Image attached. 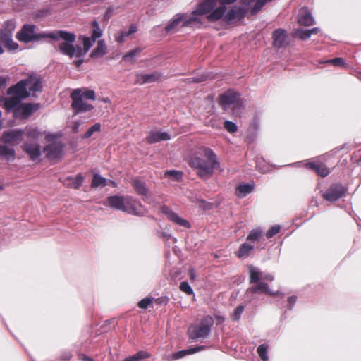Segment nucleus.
Listing matches in <instances>:
<instances>
[{
    "label": "nucleus",
    "mask_w": 361,
    "mask_h": 361,
    "mask_svg": "<svg viewBox=\"0 0 361 361\" xmlns=\"http://www.w3.org/2000/svg\"><path fill=\"white\" fill-rule=\"evenodd\" d=\"M253 249H254V245H251L250 243H249L247 242L244 243L243 244H242L240 246L238 252H236V255L239 258L247 257L250 255V252Z\"/></svg>",
    "instance_id": "c756f323"
},
{
    "label": "nucleus",
    "mask_w": 361,
    "mask_h": 361,
    "mask_svg": "<svg viewBox=\"0 0 361 361\" xmlns=\"http://www.w3.org/2000/svg\"><path fill=\"white\" fill-rule=\"evenodd\" d=\"M39 109V104H21L14 111L15 117L21 118H28L32 113Z\"/></svg>",
    "instance_id": "9b49d317"
},
{
    "label": "nucleus",
    "mask_w": 361,
    "mask_h": 361,
    "mask_svg": "<svg viewBox=\"0 0 361 361\" xmlns=\"http://www.w3.org/2000/svg\"><path fill=\"white\" fill-rule=\"evenodd\" d=\"M200 16L202 15L197 12V8L191 13H177L165 27V31L167 33H173L178 31L180 27H188L194 23L200 22Z\"/></svg>",
    "instance_id": "39448f33"
},
{
    "label": "nucleus",
    "mask_w": 361,
    "mask_h": 361,
    "mask_svg": "<svg viewBox=\"0 0 361 361\" xmlns=\"http://www.w3.org/2000/svg\"><path fill=\"white\" fill-rule=\"evenodd\" d=\"M219 103L224 110L232 108L233 113L238 112L242 106L239 94L232 90H228L221 94L219 98Z\"/></svg>",
    "instance_id": "0eeeda50"
},
{
    "label": "nucleus",
    "mask_w": 361,
    "mask_h": 361,
    "mask_svg": "<svg viewBox=\"0 0 361 361\" xmlns=\"http://www.w3.org/2000/svg\"><path fill=\"white\" fill-rule=\"evenodd\" d=\"M244 310V307L243 305H239L235 310V312L233 314V318L234 320H238L240 318V316Z\"/></svg>",
    "instance_id": "603ef678"
},
{
    "label": "nucleus",
    "mask_w": 361,
    "mask_h": 361,
    "mask_svg": "<svg viewBox=\"0 0 361 361\" xmlns=\"http://www.w3.org/2000/svg\"><path fill=\"white\" fill-rule=\"evenodd\" d=\"M25 85L24 81L20 80L15 85L9 87L7 93L19 98L20 100L24 99L30 96V92L27 90V87Z\"/></svg>",
    "instance_id": "2eb2a0df"
},
{
    "label": "nucleus",
    "mask_w": 361,
    "mask_h": 361,
    "mask_svg": "<svg viewBox=\"0 0 361 361\" xmlns=\"http://www.w3.org/2000/svg\"><path fill=\"white\" fill-rule=\"evenodd\" d=\"M296 302V298L295 296H291L288 298V302L290 303V306H293L294 304Z\"/></svg>",
    "instance_id": "bf43d9fd"
},
{
    "label": "nucleus",
    "mask_w": 361,
    "mask_h": 361,
    "mask_svg": "<svg viewBox=\"0 0 361 361\" xmlns=\"http://www.w3.org/2000/svg\"><path fill=\"white\" fill-rule=\"evenodd\" d=\"M92 25H93L94 29H93V32H92L91 38L93 39V42H95L97 39H99L102 36V30L99 27V25L97 21H94Z\"/></svg>",
    "instance_id": "a18cd8bd"
},
{
    "label": "nucleus",
    "mask_w": 361,
    "mask_h": 361,
    "mask_svg": "<svg viewBox=\"0 0 361 361\" xmlns=\"http://www.w3.org/2000/svg\"><path fill=\"white\" fill-rule=\"evenodd\" d=\"M63 147L60 142H54L44 148V152L49 159H58L62 155Z\"/></svg>",
    "instance_id": "4468645a"
},
{
    "label": "nucleus",
    "mask_w": 361,
    "mask_h": 361,
    "mask_svg": "<svg viewBox=\"0 0 361 361\" xmlns=\"http://www.w3.org/2000/svg\"><path fill=\"white\" fill-rule=\"evenodd\" d=\"M161 74L159 72H154L149 74L137 73L135 75V83L144 85L157 82L161 80Z\"/></svg>",
    "instance_id": "f3484780"
},
{
    "label": "nucleus",
    "mask_w": 361,
    "mask_h": 361,
    "mask_svg": "<svg viewBox=\"0 0 361 361\" xmlns=\"http://www.w3.org/2000/svg\"><path fill=\"white\" fill-rule=\"evenodd\" d=\"M80 93L84 99L95 100V92L93 90L87 89H80Z\"/></svg>",
    "instance_id": "49530a36"
},
{
    "label": "nucleus",
    "mask_w": 361,
    "mask_h": 361,
    "mask_svg": "<svg viewBox=\"0 0 361 361\" xmlns=\"http://www.w3.org/2000/svg\"><path fill=\"white\" fill-rule=\"evenodd\" d=\"M6 85V79L4 77L0 76V90Z\"/></svg>",
    "instance_id": "13d9d810"
},
{
    "label": "nucleus",
    "mask_w": 361,
    "mask_h": 361,
    "mask_svg": "<svg viewBox=\"0 0 361 361\" xmlns=\"http://www.w3.org/2000/svg\"><path fill=\"white\" fill-rule=\"evenodd\" d=\"M305 166L317 172V173L322 177L327 176L330 171L323 164L319 162H309L305 164Z\"/></svg>",
    "instance_id": "b1692460"
},
{
    "label": "nucleus",
    "mask_w": 361,
    "mask_h": 361,
    "mask_svg": "<svg viewBox=\"0 0 361 361\" xmlns=\"http://www.w3.org/2000/svg\"><path fill=\"white\" fill-rule=\"evenodd\" d=\"M244 15L245 11L242 7L233 6L227 12H225L221 19L226 23H230L233 20L243 18Z\"/></svg>",
    "instance_id": "6ab92c4d"
},
{
    "label": "nucleus",
    "mask_w": 361,
    "mask_h": 361,
    "mask_svg": "<svg viewBox=\"0 0 361 361\" xmlns=\"http://www.w3.org/2000/svg\"><path fill=\"white\" fill-rule=\"evenodd\" d=\"M51 37L54 38V40H63V42L59 44V50L63 54L68 56L70 58L74 56L77 58L82 57L88 52L93 43L95 42H93V39L91 37H82L81 39L83 47L82 48L80 46L75 47L73 43L75 40V35L73 32L64 30H59L57 33L51 35Z\"/></svg>",
    "instance_id": "f03ea898"
},
{
    "label": "nucleus",
    "mask_w": 361,
    "mask_h": 361,
    "mask_svg": "<svg viewBox=\"0 0 361 361\" xmlns=\"http://www.w3.org/2000/svg\"><path fill=\"white\" fill-rule=\"evenodd\" d=\"M71 98L72 99L71 107L75 111V114L87 112L91 111L93 109V106L90 104H88L86 102V99L82 97L80 93V89L74 90L71 94Z\"/></svg>",
    "instance_id": "1a4fd4ad"
},
{
    "label": "nucleus",
    "mask_w": 361,
    "mask_h": 361,
    "mask_svg": "<svg viewBox=\"0 0 361 361\" xmlns=\"http://www.w3.org/2000/svg\"><path fill=\"white\" fill-rule=\"evenodd\" d=\"M6 28L0 32V40L9 50H16L18 44L12 39V31L14 30V25L12 22L6 23Z\"/></svg>",
    "instance_id": "9d476101"
},
{
    "label": "nucleus",
    "mask_w": 361,
    "mask_h": 361,
    "mask_svg": "<svg viewBox=\"0 0 361 361\" xmlns=\"http://www.w3.org/2000/svg\"><path fill=\"white\" fill-rule=\"evenodd\" d=\"M107 47L104 40H99L97 47L90 53V57L97 59L104 56L106 54Z\"/></svg>",
    "instance_id": "bb28decb"
},
{
    "label": "nucleus",
    "mask_w": 361,
    "mask_h": 361,
    "mask_svg": "<svg viewBox=\"0 0 361 361\" xmlns=\"http://www.w3.org/2000/svg\"><path fill=\"white\" fill-rule=\"evenodd\" d=\"M24 131L22 130H11L5 131L2 135V141L13 145L18 144L22 140Z\"/></svg>",
    "instance_id": "a211bd4d"
},
{
    "label": "nucleus",
    "mask_w": 361,
    "mask_h": 361,
    "mask_svg": "<svg viewBox=\"0 0 361 361\" xmlns=\"http://www.w3.org/2000/svg\"><path fill=\"white\" fill-rule=\"evenodd\" d=\"M71 357V355L69 353H66L61 356V359L64 360H69Z\"/></svg>",
    "instance_id": "052dcab7"
},
{
    "label": "nucleus",
    "mask_w": 361,
    "mask_h": 361,
    "mask_svg": "<svg viewBox=\"0 0 361 361\" xmlns=\"http://www.w3.org/2000/svg\"><path fill=\"white\" fill-rule=\"evenodd\" d=\"M134 189L136 192L141 195H146L147 194V189L145 187V183L140 180H134L133 183Z\"/></svg>",
    "instance_id": "e433bc0d"
},
{
    "label": "nucleus",
    "mask_w": 361,
    "mask_h": 361,
    "mask_svg": "<svg viewBox=\"0 0 361 361\" xmlns=\"http://www.w3.org/2000/svg\"><path fill=\"white\" fill-rule=\"evenodd\" d=\"M262 236V231L260 228L252 230L247 237V240L250 242L258 241Z\"/></svg>",
    "instance_id": "58836bf2"
},
{
    "label": "nucleus",
    "mask_w": 361,
    "mask_h": 361,
    "mask_svg": "<svg viewBox=\"0 0 361 361\" xmlns=\"http://www.w3.org/2000/svg\"><path fill=\"white\" fill-rule=\"evenodd\" d=\"M237 0H204L198 4L197 12L206 15L209 22H216L221 19L226 11V4H231Z\"/></svg>",
    "instance_id": "20e7f679"
},
{
    "label": "nucleus",
    "mask_w": 361,
    "mask_h": 361,
    "mask_svg": "<svg viewBox=\"0 0 361 361\" xmlns=\"http://www.w3.org/2000/svg\"><path fill=\"white\" fill-rule=\"evenodd\" d=\"M253 190L252 185L250 184H240L235 189V194L239 197H244L250 193Z\"/></svg>",
    "instance_id": "7c9ffc66"
},
{
    "label": "nucleus",
    "mask_w": 361,
    "mask_h": 361,
    "mask_svg": "<svg viewBox=\"0 0 361 361\" xmlns=\"http://www.w3.org/2000/svg\"><path fill=\"white\" fill-rule=\"evenodd\" d=\"M109 205L114 209L122 211L123 209V204L125 197L119 195H114L109 197L107 199Z\"/></svg>",
    "instance_id": "a878e982"
},
{
    "label": "nucleus",
    "mask_w": 361,
    "mask_h": 361,
    "mask_svg": "<svg viewBox=\"0 0 361 361\" xmlns=\"http://www.w3.org/2000/svg\"><path fill=\"white\" fill-rule=\"evenodd\" d=\"M286 32L283 30H276L273 33V44L275 47L280 48L284 46L286 40Z\"/></svg>",
    "instance_id": "393cba45"
},
{
    "label": "nucleus",
    "mask_w": 361,
    "mask_h": 361,
    "mask_svg": "<svg viewBox=\"0 0 361 361\" xmlns=\"http://www.w3.org/2000/svg\"><path fill=\"white\" fill-rule=\"evenodd\" d=\"M190 167L196 171V174L202 179L212 176L215 170L223 171L216 154L209 148L204 147L202 152L193 154L189 161Z\"/></svg>",
    "instance_id": "f257e3e1"
},
{
    "label": "nucleus",
    "mask_w": 361,
    "mask_h": 361,
    "mask_svg": "<svg viewBox=\"0 0 361 361\" xmlns=\"http://www.w3.org/2000/svg\"><path fill=\"white\" fill-rule=\"evenodd\" d=\"M180 290L182 292H184L185 293H186L187 295H189L193 294V290H192V288L188 284V283L186 281H183L180 283Z\"/></svg>",
    "instance_id": "de8ad7c7"
},
{
    "label": "nucleus",
    "mask_w": 361,
    "mask_h": 361,
    "mask_svg": "<svg viewBox=\"0 0 361 361\" xmlns=\"http://www.w3.org/2000/svg\"><path fill=\"white\" fill-rule=\"evenodd\" d=\"M213 324L214 320L212 317L207 316L204 317L199 325L191 326L188 329L190 338L197 339L206 337L210 333Z\"/></svg>",
    "instance_id": "6e6552de"
},
{
    "label": "nucleus",
    "mask_w": 361,
    "mask_h": 361,
    "mask_svg": "<svg viewBox=\"0 0 361 361\" xmlns=\"http://www.w3.org/2000/svg\"><path fill=\"white\" fill-rule=\"evenodd\" d=\"M4 101V108L6 109V111H9L11 110L15 111V109L20 106V103L21 102L19 98L11 95V97L4 98L3 99Z\"/></svg>",
    "instance_id": "cd10ccee"
},
{
    "label": "nucleus",
    "mask_w": 361,
    "mask_h": 361,
    "mask_svg": "<svg viewBox=\"0 0 361 361\" xmlns=\"http://www.w3.org/2000/svg\"><path fill=\"white\" fill-rule=\"evenodd\" d=\"M54 137H55V136L54 135L48 134V135H46V139L48 141H50V140H53Z\"/></svg>",
    "instance_id": "69168bd1"
},
{
    "label": "nucleus",
    "mask_w": 361,
    "mask_h": 361,
    "mask_svg": "<svg viewBox=\"0 0 361 361\" xmlns=\"http://www.w3.org/2000/svg\"><path fill=\"white\" fill-rule=\"evenodd\" d=\"M107 185V180L105 178L102 177L100 175L94 174L92 178L91 186L92 188H97L99 186H105Z\"/></svg>",
    "instance_id": "4c0bfd02"
},
{
    "label": "nucleus",
    "mask_w": 361,
    "mask_h": 361,
    "mask_svg": "<svg viewBox=\"0 0 361 361\" xmlns=\"http://www.w3.org/2000/svg\"><path fill=\"white\" fill-rule=\"evenodd\" d=\"M250 274V284L251 285L247 289V294H267L275 295L277 293H274L269 289L268 282L274 280V276L260 271L258 267L253 265L248 267Z\"/></svg>",
    "instance_id": "7ed1b4c3"
},
{
    "label": "nucleus",
    "mask_w": 361,
    "mask_h": 361,
    "mask_svg": "<svg viewBox=\"0 0 361 361\" xmlns=\"http://www.w3.org/2000/svg\"><path fill=\"white\" fill-rule=\"evenodd\" d=\"M293 35L295 37H298L300 39H301L302 40H306L311 37V34H310L309 30H304V29L295 30Z\"/></svg>",
    "instance_id": "37998d69"
},
{
    "label": "nucleus",
    "mask_w": 361,
    "mask_h": 361,
    "mask_svg": "<svg viewBox=\"0 0 361 361\" xmlns=\"http://www.w3.org/2000/svg\"><path fill=\"white\" fill-rule=\"evenodd\" d=\"M171 136L166 132L152 130L147 136L146 140L149 144H154L160 141L169 140Z\"/></svg>",
    "instance_id": "4be33fe9"
},
{
    "label": "nucleus",
    "mask_w": 361,
    "mask_h": 361,
    "mask_svg": "<svg viewBox=\"0 0 361 361\" xmlns=\"http://www.w3.org/2000/svg\"><path fill=\"white\" fill-rule=\"evenodd\" d=\"M309 31L312 35V34H317L319 31V29L318 27H314V28L309 30Z\"/></svg>",
    "instance_id": "0e129e2a"
},
{
    "label": "nucleus",
    "mask_w": 361,
    "mask_h": 361,
    "mask_svg": "<svg viewBox=\"0 0 361 361\" xmlns=\"http://www.w3.org/2000/svg\"><path fill=\"white\" fill-rule=\"evenodd\" d=\"M205 80H206V77L204 75H202L200 78H193V81H195L196 82H200L204 81Z\"/></svg>",
    "instance_id": "680f3d73"
},
{
    "label": "nucleus",
    "mask_w": 361,
    "mask_h": 361,
    "mask_svg": "<svg viewBox=\"0 0 361 361\" xmlns=\"http://www.w3.org/2000/svg\"><path fill=\"white\" fill-rule=\"evenodd\" d=\"M15 151L13 148L6 145H0V156L8 160L13 159Z\"/></svg>",
    "instance_id": "72a5a7b5"
},
{
    "label": "nucleus",
    "mask_w": 361,
    "mask_h": 361,
    "mask_svg": "<svg viewBox=\"0 0 361 361\" xmlns=\"http://www.w3.org/2000/svg\"><path fill=\"white\" fill-rule=\"evenodd\" d=\"M109 183L113 186V187H116L117 186V183L114 181V180H109Z\"/></svg>",
    "instance_id": "774afa93"
},
{
    "label": "nucleus",
    "mask_w": 361,
    "mask_h": 361,
    "mask_svg": "<svg viewBox=\"0 0 361 361\" xmlns=\"http://www.w3.org/2000/svg\"><path fill=\"white\" fill-rule=\"evenodd\" d=\"M345 195L344 188L339 184L331 185L324 194L323 197L327 201L335 202Z\"/></svg>",
    "instance_id": "f8f14e48"
},
{
    "label": "nucleus",
    "mask_w": 361,
    "mask_h": 361,
    "mask_svg": "<svg viewBox=\"0 0 361 361\" xmlns=\"http://www.w3.org/2000/svg\"><path fill=\"white\" fill-rule=\"evenodd\" d=\"M161 212L167 216L168 219L174 224H176L179 226L185 227V228H190V224L188 221L181 218L178 216V214L174 212L173 210H171L168 207H163L161 208Z\"/></svg>",
    "instance_id": "dca6fc26"
},
{
    "label": "nucleus",
    "mask_w": 361,
    "mask_h": 361,
    "mask_svg": "<svg viewBox=\"0 0 361 361\" xmlns=\"http://www.w3.org/2000/svg\"><path fill=\"white\" fill-rule=\"evenodd\" d=\"M23 150L29 155L32 160L37 159L41 155L40 146L35 142H25L23 145Z\"/></svg>",
    "instance_id": "aec40b11"
},
{
    "label": "nucleus",
    "mask_w": 361,
    "mask_h": 361,
    "mask_svg": "<svg viewBox=\"0 0 361 361\" xmlns=\"http://www.w3.org/2000/svg\"><path fill=\"white\" fill-rule=\"evenodd\" d=\"M80 125H81V122L80 121H76L73 122V130L75 133L78 132Z\"/></svg>",
    "instance_id": "5fc2aeb1"
},
{
    "label": "nucleus",
    "mask_w": 361,
    "mask_h": 361,
    "mask_svg": "<svg viewBox=\"0 0 361 361\" xmlns=\"http://www.w3.org/2000/svg\"><path fill=\"white\" fill-rule=\"evenodd\" d=\"M122 211L130 214L138 215L142 213V204L133 197L126 196Z\"/></svg>",
    "instance_id": "ddd939ff"
},
{
    "label": "nucleus",
    "mask_w": 361,
    "mask_h": 361,
    "mask_svg": "<svg viewBox=\"0 0 361 361\" xmlns=\"http://www.w3.org/2000/svg\"><path fill=\"white\" fill-rule=\"evenodd\" d=\"M80 360L81 361H94L92 358L87 357L83 354L80 355Z\"/></svg>",
    "instance_id": "4d7b16f0"
},
{
    "label": "nucleus",
    "mask_w": 361,
    "mask_h": 361,
    "mask_svg": "<svg viewBox=\"0 0 361 361\" xmlns=\"http://www.w3.org/2000/svg\"><path fill=\"white\" fill-rule=\"evenodd\" d=\"M152 302L150 298H145L138 302L139 307L142 309H146Z\"/></svg>",
    "instance_id": "864d4df0"
},
{
    "label": "nucleus",
    "mask_w": 361,
    "mask_h": 361,
    "mask_svg": "<svg viewBox=\"0 0 361 361\" xmlns=\"http://www.w3.org/2000/svg\"><path fill=\"white\" fill-rule=\"evenodd\" d=\"M267 348L268 346L265 344H262L258 346L257 348V353L260 356L262 360L264 361H268L269 357L267 355Z\"/></svg>",
    "instance_id": "c03bdc74"
},
{
    "label": "nucleus",
    "mask_w": 361,
    "mask_h": 361,
    "mask_svg": "<svg viewBox=\"0 0 361 361\" xmlns=\"http://www.w3.org/2000/svg\"><path fill=\"white\" fill-rule=\"evenodd\" d=\"M202 349H204V346H200L197 348H190L188 350H180V351H178V352L173 354L172 357H173V359H175V360L180 359V358L183 357L185 355L193 354V353H197Z\"/></svg>",
    "instance_id": "473e14b6"
},
{
    "label": "nucleus",
    "mask_w": 361,
    "mask_h": 361,
    "mask_svg": "<svg viewBox=\"0 0 361 361\" xmlns=\"http://www.w3.org/2000/svg\"><path fill=\"white\" fill-rule=\"evenodd\" d=\"M298 23L305 26H310L314 24V20L307 8L303 7L300 10Z\"/></svg>",
    "instance_id": "5701e85b"
},
{
    "label": "nucleus",
    "mask_w": 361,
    "mask_h": 361,
    "mask_svg": "<svg viewBox=\"0 0 361 361\" xmlns=\"http://www.w3.org/2000/svg\"><path fill=\"white\" fill-rule=\"evenodd\" d=\"M190 275L191 279L194 280L195 279V272H194L193 269L190 270Z\"/></svg>",
    "instance_id": "338daca9"
},
{
    "label": "nucleus",
    "mask_w": 361,
    "mask_h": 361,
    "mask_svg": "<svg viewBox=\"0 0 361 361\" xmlns=\"http://www.w3.org/2000/svg\"><path fill=\"white\" fill-rule=\"evenodd\" d=\"M59 30L49 32H36V26L31 24L24 25L20 30L16 34V38L25 43L37 41L42 38H50L54 40L51 35L57 33Z\"/></svg>",
    "instance_id": "423d86ee"
},
{
    "label": "nucleus",
    "mask_w": 361,
    "mask_h": 361,
    "mask_svg": "<svg viewBox=\"0 0 361 361\" xmlns=\"http://www.w3.org/2000/svg\"><path fill=\"white\" fill-rule=\"evenodd\" d=\"M25 133L28 138L37 139L41 136V133L36 128H27L25 130Z\"/></svg>",
    "instance_id": "79ce46f5"
},
{
    "label": "nucleus",
    "mask_w": 361,
    "mask_h": 361,
    "mask_svg": "<svg viewBox=\"0 0 361 361\" xmlns=\"http://www.w3.org/2000/svg\"><path fill=\"white\" fill-rule=\"evenodd\" d=\"M149 357V353L147 351H139L136 354L126 357L123 361H140Z\"/></svg>",
    "instance_id": "f704fd0d"
},
{
    "label": "nucleus",
    "mask_w": 361,
    "mask_h": 361,
    "mask_svg": "<svg viewBox=\"0 0 361 361\" xmlns=\"http://www.w3.org/2000/svg\"><path fill=\"white\" fill-rule=\"evenodd\" d=\"M224 128L229 133H235L238 130L237 126L232 121H226L224 122Z\"/></svg>",
    "instance_id": "09e8293b"
},
{
    "label": "nucleus",
    "mask_w": 361,
    "mask_h": 361,
    "mask_svg": "<svg viewBox=\"0 0 361 361\" xmlns=\"http://www.w3.org/2000/svg\"><path fill=\"white\" fill-rule=\"evenodd\" d=\"M142 51V48L141 47H137L135 49L126 53L123 56V60H128L131 61L132 63L135 62L136 60V58L139 56V54Z\"/></svg>",
    "instance_id": "c9c22d12"
},
{
    "label": "nucleus",
    "mask_w": 361,
    "mask_h": 361,
    "mask_svg": "<svg viewBox=\"0 0 361 361\" xmlns=\"http://www.w3.org/2000/svg\"><path fill=\"white\" fill-rule=\"evenodd\" d=\"M335 66H345V61L343 58H335L326 61Z\"/></svg>",
    "instance_id": "3c124183"
},
{
    "label": "nucleus",
    "mask_w": 361,
    "mask_h": 361,
    "mask_svg": "<svg viewBox=\"0 0 361 361\" xmlns=\"http://www.w3.org/2000/svg\"><path fill=\"white\" fill-rule=\"evenodd\" d=\"M100 130L101 124L99 123H96L86 131L82 137L84 139L90 138L94 133H99Z\"/></svg>",
    "instance_id": "ea45409f"
},
{
    "label": "nucleus",
    "mask_w": 361,
    "mask_h": 361,
    "mask_svg": "<svg viewBox=\"0 0 361 361\" xmlns=\"http://www.w3.org/2000/svg\"><path fill=\"white\" fill-rule=\"evenodd\" d=\"M137 30V27L135 25H131L129 27V30H122L121 32L115 35V39L117 42L122 44L125 42L126 37L130 36V35L136 32Z\"/></svg>",
    "instance_id": "c85d7f7f"
},
{
    "label": "nucleus",
    "mask_w": 361,
    "mask_h": 361,
    "mask_svg": "<svg viewBox=\"0 0 361 361\" xmlns=\"http://www.w3.org/2000/svg\"><path fill=\"white\" fill-rule=\"evenodd\" d=\"M164 176L171 178L172 180L178 181L182 179L183 173L179 171L171 170L166 171Z\"/></svg>",
    "instance_id": "a19ab883"
},
{
    "label": "nucleus",
    "mask_w": 361,
    "mask_h": 361,
    "mask_svg": "<svg viewBox=\"0 0 361 361\" xmlns=\"http://www.w3.org/2000/svg\"><path fill=\"white\" fill-rule=\"evenodd\" d=\"M82 63H83V59H78L74 61V63L77 67H80L82 64Z\"/></svg>",
    "instance_id": "e2e57ef3"
},
{
    "label": "nucleus",
    "mask_w": 361,
    "mask_h": 361,
    "mask_svg": "<svg viewBox=\"0 0 361 361\" xmlns=\"http://www.w3.org/2000/svg\"><path fill=\"white\" fill-rule=\"evenodd\" d=\"M83 176L81 173H78L75 178H68L66 185L75 189H78L82 184Z\"/></svg>",
    "instance_id": "2f4dec72"
},
{
    "label": "nucleus",
    "mask_w": 361,
    "mask_h": 361,
    "mask_svg": "<svg viewBox=\"0 0 361 361\" xmlns=\"http://www.w3.org/2000/svg\"><path fill=\"white\" fill-rule=\"evenodd\" d=\"M281 227L279 226H274L271 227L266 233L267 238H271L280 231Z\"/></svg>",
    "instance_id": "8fccbe9b"
},
{
    "label": "nucleus",
    "mask_w": 361,
    "mask_h": 361,
    "mask_svg": "<svg viewBox=\"0 0 361 361\" xmlns=\"http://www.w3.org/2000/svg\"><path fill=\"white\" fill-rule=\"evenodd\" d=\"M97 0H77V2L81 4H90L96 2Z\"/></svg>",
    "instance_id": "6e6d98bb"
},
{
    "label": "nucleus",
    "mask_w": 361,
    "mask_h": 361,
    "mask_svg": "<svg viewBox=\"0 0 361 361\" xmlns=\"http://www.w3.org/2000/svg\"><path fill=\"white\" fill-rule=\"evenodd\" d=\"M27 87V90L30 92V95L34 94L36 92H39L42 89L41 81L35 76H30L25 80H22Z\"/></svg>",
    "instance_id": "412c9836"
}]
</instances>
